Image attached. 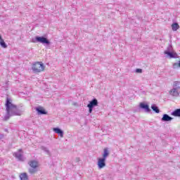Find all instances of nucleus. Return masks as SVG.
Returning <instances> with one entry per match:
<instances>
[{
    "mask_svg": "<svg viewBox=\"0 0 180 180\" xmlns=\"http://www.w3.org/2000/svg\"><path fill=\"white\" fill-rule=\"evenodd\" d=\"M53 131L56 133V134H58L60 137H64V131H63L61 129L58 127L53 128Z\"/></svg>",
    "mask_w": 180,
    "mask_h": 180,
    "instance_id": "nucleus-12",
    "label": "nucleus"
},
{
    "mask_svg": "<svg viewBox=\"0 0 180 180\" xmlns=\"http://www.w3.org/2000/svg\"><path fill=\"white\" fill-rule=\"evenodd\" d=\"M13 155L18 161H23V150L22 149H19L18 152L14 153Z\"/></svg>",
    "mask_w": 180,
    "mask_h": 180,
    "instance_id": "nucleus-7",
    "label": "nucleus"
},
{
    "mask_svg": "<svg viewBox=\"0 0 180 180\" xmlns=\"http://www.w3.org/2000/svg\"><path fill=\"white\" fill-rule=\"evenodd\" d=\"M169 95H171V96H179V94H180V89L178 88H172L169 91Z\"/></svg>",
    "mask_w": 180,
    "mask_h": 180,
    "instance_id": "nucleus-8",
    "label": "nucleus"
},
{
    "mask_svg": "<svg viewBox=\"0 0 180 180\" xmlns=\"http://www.w3.org/2000/svg\"><path fill=\"white\" fill-rule=\"evenodd\" d=\"M35 110L37 112L38 115H47V111H46L43 107H37Z\"/></svg>",
    "mask_w": 180,
    "mask_h": 180,
    "instance_id": "nucleus-11",
    "label": "nucleus"
},
{
    "mask_svg": "<svg viewBox=\"0 0 180 180\" xmlns=\"http://www.w3.org/2000/svg\"><path fill=\"white\" fill-rule=\"evenodd\" d=\"M28 165L31 167V168L28 169V172L31 174V175H33V174H36V172L39 171V169H37L39 168V162L36 160H30V162H28Z\"/></svg>",
    "mask_w": 180,
    "mask_h": 180,
    "instance_id": "nucleus-2",
    "label": "nucleus"
},
{
    "mask_svg": "<svg viewBox=\"0 0 180 180\" xmlns=\"http://www.w3.org/2000/svg\"><path fill=\"white\" fill-rule=\"evenodd\" d=\"M76 162H79V158H76Z\"/></svg>",
    "mask_w": 180,
    "mask_h": 180,
    "instance_id": "nucleus-26",
    "label": "nucleus"
},
{
    "mask_svg": "<svg viewBox=\"0 0 180 180\" xmlns=\"http://www.w3.org/2000/svg\"><path fill=\"white\" fill-rule=\"evenodd\" d=\"M3 39H2V37L0 35V40H2Z\"/></svg>",
    "mask_w": 180,
    "mask_h": 180,
    "instance_id": "nucleus-28",
    "label": "nucleus"
},
{
    "mask_svg": "<svg viewBox=\"0 0 180 180\" xmlns=\"http://www.w3.org/2000/svg\"><path fill=\"white\" fill-rule=\"evenodd\" d=\"M172 29L173 32H176L179 29V25L177 22H174L172 25Z\"/></svg>",
    "mask_w": 180,
    "mask_h": 180,
    "instance_id": "nucleus-17",
    "label": "nucleus"
},
{
    "mask_svg": "<svg viewBox=\"0 0 180 180\" xmlns=\"http://www.w3.org/2000/svg\"><path fill=\"white\" fill-rule=\"evenodd\" d=\"M32 70L33 72H41L44 71V65L41 62H36L32 65Z\"/></svg>",
    "mask_w": 180,
    "mask_h": 180,
    "instance_id": "nucleus-3",
    "label": "nucleus"
},
{
    "mask_svg": "<svg viewBox=\"0 0 180 180\" xmlns=\"http://www.w3.org/2000/svg\"><path fill=\"white\" fill-rule=\"evenodd\" d=\"M135 72H137L138 74H141L143 72L142 69H136Z\"/></svg>",
    "mask_w": 180,
    "mask_h": 180,
    "instance_id": "nucleus-23",
    "label": "nucleus"
},
{
    "mask_svg": "<svg viewBox=\"0 0 180 180\" xmlns=\"http://www.w3.org/2000/svg\"><path fill=\"white\" fill-rule=\"evenodd\" d=\"M98 99L93 98L87 105V108H89V112L92 113V110H94V108L98 105Z\"/></svg>",
    "mask_w": 180,
    "mask_h": 180,
    "instance_id": "nucleus-5",
    "label": "nucleus"
},
{
    "mask_svg": "<svg viewBox=\"0 0 180 180\" xmlns=\"http://www.w3.org/2000/svg\"><path fill=\"white\" fill-rule=\"evenodd\" d=\"M97 165L98 169H102V168H105L106 167V159L103 158H99L98 159Z\"/></svg>",
    "mask_w": 180,
    "mask_h": 180,
    "instance_id": "nucleus-6",
    "label": "nucleus"
},
{
    "mask_svg": "<svg viewBox=\"0 0 180 180\" xmlns=\"http://www.w3.org/2000/svg\"><path fill=\"white\" fill-rule=\"evenodd\" d=\"M0 46H1L3 49H8V45L4 39L0 40Z\"/></svg>",
    "mask_w": 180,
    "mask_h": 180,
    "instance_id": "nucleus-19",
    "label": "nucleus"
},
{
    "mask_svg": "<svg viewBox=\"0 0 180 180\" xmlns=\"http://www.w3.org/2000/svg\"><path fill=\"white\" fill-rule=\"evenodd\" d=\"M164 54H167V57H169V58H178V54L174 51H172L171 52L165 51Z\"/></svg>",
    "mask_w": 180,
    "mask_h": 180,
    "instance_id": "nucleus-10",
    "label": "nucleus"
},
{
    "mask_svg": "<svg viewBox=\"0 0 180 180\" xmlns=\"http://www.w3.org/2000/svg\"><path fill=\"white\" fill-rule=\"evenodd\" d=\"M179 68H180V60L179 61Z\"/></svg>",
    "mask_w": 180,
    "mask_h": 180,
    "instance_id": "nucleus-27",
    "label": "nucleus"
},
{
    "mask_svg": "<svg viewBox=\"0 0 180 180\" xmlns=\"http://www.w3.org/2000/svg\"><path fill=\"white\" fill-rule=\"evenodd\" d=\"M2 139H4V134H0V140H2Z\"/></svg>",
    "mask_w": 180,
    "mask_h": 180,
    "instance_id": "nucleus-25",
    "label": "nucleus"
},
{
    "mask_svg": "<svg viewBox=\"0 0 180 180\" xmlns=\"http://www.w3.org/2000/svg\"><path fill=\"white\" fill-rule=\"evenodd\" d=\"M172 116H174L175 117H180V108L176 109L171 113Z\"/></svg>",
    "mask_w": 180,
    "mask_h": 180,
    "instance_id": "nucleus-14",
    "label": "nucleus"
},
{
    "mask_svg": "<svg viewBox=\"0 0 180 180\" xmlns=\"http://www.w3.org/2000/svg\"><path fill=\"white\" fill-rule=\"evenodd\" d=\"M41 150H43V151H45V153H47L48 155H50V150H49V148H47L46 147L42 146Z\"/></svg>",
    "mask_w": 180,
    "mask_h": 180,
    "instance_id": "nucleus-22",
    "label": "nucleus"
},
{
    "mask_svg": "<svg viewBox=\"0 0 180 180\" xmlns=\"http://www.w3.org/2000/svg\"><path fill=\"white\" fill-rule=\"evenodd\" d=\"M151 109L155 112V113H159L160 112V108L157 106L155 104H153L151 105Z\"/></svg>",
    "mask_w": 180,
    "mask_h": 180,
    "instance_id": "nucleus-18",
    "label": "nucleus"
},
{
    "mask_svg": "<svg viewBox=\"0 0 180 180\" xmlns=\"http://www.w3.org/2000/svg\"><path fill=\"white\" fill-rule=\"evenodd\" d=\"M41 43V44H46V46H50L51 42L49 39H47L46 37H35V41H33L34 43Z\"/></svg>",
    "mask_w": 180,
    "mask_h": 180,
    "instance_id": "nucleus-4",
    "label": "nucleus"
},
{
    "mask_svg": "<svg viewBox=\"0 0 180 180\" xmlns=\"http://www.w3.org/2000/svg\"><path fill=\"white\" fill-rule=\"evenodd\" d=\"M179 84H180V82L178 81L174 82L173 88H177V89H180Z\"/></svg>",
    "mask_w": 180,
    "mask_h": 180,
    "instance_id": "nucleus-20",
    "label": "nucleus"
},
{
    "mask_svg": "<svg viewBox=\"0 0 180 180\" xmlns=\"http://www.w3.org/2000/svg\"><path fill=\"white\" fill-rule=\"evenodd\" d=\"M172 118L171 116H169L168 114H164L161 120L162 122H171L172 120Z\"/></svg>",
    "mask_w": 180,
    "mask_h": 180,
    "instance_id": "nucleus-13",
    "label": "nucleus"
},
{
    "mask_svg": "<svg viewBox=\"0 0 180 180\" xmlns=\"http://www.w3.org/2000/svg\"><path fill=\"white\" fill-rule=\"evenodd\" d=\"M139 108L141 109H143V110H145L146 113H150V112H151V109H150V106L148 105V104L141 103L139 105Z\"/></svg>",
    "mask_w": 180,
    "mask_h": 180,
    "instance_id": "nucleus-9",
    "label": "nucleus"
},
{
    "mask_svg": "<svg viewBox=\"0 0 180 180\" xmlns=\"http://www.w3.org/2000/svg\"><path fill=\"white\" fill-rule=\"evenodd\" d=\"M179 68V63H176L173 64V68Z\"/></svg>",
    "mask_w": 180,
    "mask_h": 180,
    "instance_id": "nucleus-24",
    "label": "nucleus"
},
{
    "mask_svg": "<svg viewBox=\"0 0 180 180\" xmlns=\"http://www.w3.org/2000/svg\"><path fill=\"white\" fill-rule=\"evenodd\" d=\"M5 106L6 114L4 117V120H9L11 116H20L22 115V112L18 110V107L12 103V100L8 97L6 100Z\"/></svg>",
    "mask_w": 180,
    "mask_h": 180,
    "instance_id": "nucleus-1",
    "label": "nucleus"
},
{
    "mask_svg": "<svg viewBox=\"0 0 180 180\" xmlns=\"http://www.w3.org/2000/svg\"><path fill=\"white\" fill-rule=\"evenodd\" d=\"M165 51H169V52L174 51V48L172 47V45L169 44L167 46V50Z\"/></svg>",
    "mask_w": 180,
    "mask_h": 180,
    "instance_id": "nucleus-21",
    "label": "nucleus"
},
{
    "mask_svg": "<svg viewBox=\"0 0 180 180\" xmlns=\"http://www.w3.org/2000/svg\"><path fill=\"white\" fill-rule=\"evenodd\" d=\"M20 180H29V176H27V173H22L20 174Z\"/></svg>",
    "mask_w": 180,
    "mask_h": 180,
    "instance_id": "nucleus-16",
    "label": "nucleus"
},
{
    "mask_svg": "<svg viewBox=\"0 0 180 180\" xmlns=\"http://www.w3.org/2000/svg\"><path fill=\"white\" fill-rule=\"evenodd\" d=\"M108 157H109V150H108V148H104L102 158L106 160Z\"/></svg>",
    "mask_w": 180,
    "mask_h": 180,
    "instance_id": "nucleus-15",
    "label": "nucleus"
}]
</instances>
